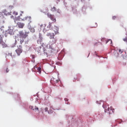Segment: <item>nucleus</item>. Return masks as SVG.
I'll list each match as a JSON object with an SVG mask.
<instances>
[{
	"label": "nucleus",
	"mask_w": 127,
	"mask_h": 127,
	"mask_svg": "<svg viewBox=\"0 0 127 127\" xmlns=\"http://www.w3.org/2000/svg\"><path fill=\"white\" fill-rule=\"evenodd\" d=\"M44 110L45 112H47L48 111V108L46 107Z\"/></svg>",
	"instance_id": "nucleus-21"
},
{
	"label": "nucleus",
	"mask_w": 127,
	"mask_h": 127,
	"mask_svg": "<svg viewBox=\"0 0 127 127\" xmlns=\"http://www.w3.org/2000/svg\"><path fill=\"white\" fill-rule=\"evenodd\" d=\"M45 27H46V24L40 25V28L41 29H42L43 31H46V29H45Z\"/></svg>",
	"instance_id": "nucleus-9"
},
{
	"label": "nucleus",
	"mask_w": 127,
	"mask_h": 127,
	"mask_svg": "<svg viewBox=\"0 0 127 127\" xmlns=\"http://www.w3.org/2000/svg\"><path fill=\"white\" fill-rule=\"evenodd\" d=\"M7 33H8V34H10V35H11V34H12V33H13V31L12 30V29H8L7 31H6Z\"/></svg>",
	"instance_id": "nucleus-11"
},
{
	"label": "nucleus",
	"mask_w": 127,
	"mask_h": 127,
	"mask_svg": "<svg viewBox=\"0 0 127 127\" xmlns=\"http://www.w3.org/2000/svg\"><path fill=\"white\" fill-rule=\"evenodd\" d=\"M37 71H38V72L39 73V74H41V67H39L37 68Z\"/></svg>",
	"instance_id": "nucleus-15"
},
{
	"label": "nucleus",
	"mask_w": 127,
	"mask_h": 127,
	"mask_svg": "<svg viewBox=\"0 0 127 127\" xmlns=\"http://www.w3.org/2000/svg\"><path fill=\"white\" fill-rule=\"evenodd\" d=\"M13 14H14V15H18V13L16 11H14Z\"/></svg>",
	"instance_id": "nucleus-18"
},
{
	"label": "nucleus",
	"mask_w": 127,
	"mask_h": 127,
	"mask_svg": "<svg viewBox=\"0 0 127 127\" xmlns=\"http://www.w3.org/2000/svg\"><path fill=\"white\" fill-rule=\"evenodd\" d=\"M19 16H20H20H22V14H20Z\"/></svg>",
	"instance_id": "nucleus-25"
},
{
	"label": "nucleus",
	"mask_w": 127,
	"mask_h": 127,
	"mask_svg": "<svg viewBox=\"0 0 127 127\" xmlns=\"http://www.w3.org/2000/svg\"><path fill=\"white\" fill-rule=\"evenodd\" d=\"M64 100H65V101H68V99H66V98H65V99H64Z\"/></svg>",
	"instance_id": "nucleus-26"
},
{
	"label": "nucleus",
	"mask_w": 127,
	"mask_h": 127,
	"mask_svg": "<svg viewBox=\"0 0 127 127\" xmlns=\"http://www.w3.org/2000/svg\"><path fill=\"white\" fill-rule=\"evenodd\" d=\"M21 12H22V13H23V11H21Z\"/></svg>",
	"instance_id": "nucleus-29"
},
{
	"label": "nucleus",
	"mask_w": 127,
	"mask_h": 127,
	"mask_svg": "<svg viewBox=\"0 0 127 127\" xmlns=\"http://www.w3.org/2000/svg\"><path fill=\"white\" fill-rule=\"evenodd\" d=\"M8 71H9L8 68H7L6 69V73H8Z\"/></svg>",
	"instance_id": "nucleus-24"
},
{
	"label": "nucleus",
	"mask_w": 127,
	"mask_h": 127,
	"mask_svg": "<svg viewBox=\"0 0 127 127\" xmlns=\"http://www.w3.org/2000/svg\"><path fill=\"white\" fill-rule=\"evenodd\" d=\"M31 32H35V29H34V28H31L30 29Z\"/></svg>",
	"instance_id": "nucleus-17"
},
{
	"label": "nucleus",
	"mask_w": 127,
	"mask_h": 127,
	"mask_svg": "<svg viewBox=\"0 0 127 127\" xmlns=\"http://www.w3.org/2000/svg\"><path fill=\"white\" fill-rule=\"evenodd\" d=\"M52 23H53V22H49V25L47 26V28L50 29V28H51V27L52 26Z\"/></svg>",
	"instance_id": "nucleus-14"
},
{
	"label": "nucleus",
	"mask_w": 127,
	"mask_h": 127,
	"mask_svg": "<svg viewBox=\"0 0 127 127\" xmlns=\"http://www.w3.org/2000/svg\"><path fill=\"white\" fill-rule=\"evenodd\" d=\"M2 38H3V35H0V41H2Z\"/></svg>",
	"instance_id": "nucleus-19"
},
{
	"label": "nucleus",
	"mask_w": 127,
	"mask_h": 127,
	"mask_svg": "<svg viewBox=\"0 0 127 127\" xmlns=\"http://www.w3.org/2000/svg\"><path fill=\"white\" fill-rule=\"evenodd\" d=\"M52 11H57L58 13H60V9L56 8L55 6L52 8Z\"/></svg>",
	"instance_id": "nucleus-10"
},
{
	"label": "nucleus",
	"mask_w": 127,
	"mask_h": 127,
	"mask_svg": "<svg viewBox=\"0 0 127 127\" xmlns=\"http://www.w3.org/2000/svg\"><path fill=\"white\" fill-rule=\"evenodd\" d=\"M59 82H60V79L59 78H56V77H53L51 79V83H52V84H58Z\"/></svg>",
	"instance_id": "nucleus-5"
},
{
	"label": "nucleus",
	"mask_w": 127,
	"mask_h": 127,
	"mask_svg": "<svg viewBox=\"0 0 127 127\" xmlns=\"http://www.w3.org/2000/svg\"><path fill=\"white\" fill-rule=\"evenodd\" d=\"M54 33L48 32L47 33L46 36L49 37L50 39H52V38L57 34H59V28L56 27L55 29H54Z\"/></svg>",
	"instance_id": "nucleus-3"
},
{
	"label": "nucleus",
	"mask_w": 127,
	"mask_h": 127,
	"mask_svg": "<svg viewBox=\"0 0 127 127\" xmlns=\"http://www.w3.org/2000/svg\"><path fill=\"white\" fill-rule=\"evenodd\" d=\"M108 42H110V44H112V43H113V41L111 39L108 40L106 42V43H108Z\"/></svg>",
	"instance_id": "nucleus-16"
},
{
	"label": "nucleus",
	"mask_w": 127,
	"mask_h": 127,
	"mask_svg": "<svg viewBox=\"0 0 127 127\" xmlns=\"http://www.w3.org/2000/svg\"><path fill=\"white\" fill-rule=\"evenodd\" d=\"M77 81H79V79H77Z\"/></svg>",
	"instance_id": "nucleus-31"
},
{
	"label": "nucleus",
	"mask_w": 127,
	"mask_h": 127,
	"mask_svg": "<svg viewBox=\"0 0 127 127\" xmlns=\"http://www.w3.org/2000/svg\"><path fill=\"white\" fill-rule=\"evenodd\" d=\"M108 111H110V108H108Z\"/></svg>",
	"instance_id": "nucleus-27"
},
{
	"label": "nucleus",
	"mask_w": 127,
	"mask_h": 127,
	"mask_svg": "<svg viewBox=\"0 0 127 127\" xmlns=\"http://www.w3.org/2000/svg\"><path fill=\"white\" fill-rule=\"evenodd\" d=\"M2 16V13L1 12H0V17Z\"/></svg>",
	"instance_id": "nucleus-23"
},
{
	"label": "nucleus",
	"mask_w": 127,
	"mask_h": 127,
	"mask_svg": "<svg viewBox=\"0 0 127 127\" xmlns=\"http://www.w3.org/2000/svg\"><path fill=\"white\" fill-rule=\"evenodd\" d=\"M53 52V49L52 48H49L48 50V54H51Z\"/></svg>",
	"instance_id": "nucleus-13"
},
{
	"label": "nucleus",
	"mask_w": 127,
	"mask_h": 127,
	"mask_svg": "<svg viewBox=\"0 0 127 127\" xmlns=\"http://www.w3.org/2000/svg\"><path fill=\"white\" fill-rule=\"evenodd\" d=\"M1 24H0V25ZM0 27H1V26H0Z\"/></svg>",
	"instance_id": "nucleus-30"
},
{
	"label": "nucleus",
	"mask_w": 127,
	"mask_h": 127,
	"mask_svg": "<svg viewBox=\"0 0 127 127\" xmlns=\"http://www.w3.org/2000/svg\"><path fill=\"white\" fill-rule=\"evenodd\" d=\"M52 44H55L56 42H57V37L54 36L53 38H52Z\"/></svg>",
	"instance_id": "nucleus-8"
},
{
	"label": "nucleus",
	"mask_w": 127,
	"mask_h": 127,
	"mask_svg": "<svg viewBox=\"0 0 127 127\" xmlns=\"http://www.w3.org/2000/svg\"><path fill=\"white\" fill-rule=\"evenodd\" d=\"M48 17L50 18L54 22H56V18L54 17V15H52L49 13H47Z\"/></svg>",
	"instance_id": "nucleus-6"
},
{
	"label": "nucleus",
	"mask_w": 127,
	"mask_h": 127,
	"mask_svg": "<svg viewBox=\"0 0 127 127\" xmlns=\"http://www.w3.org/2000/svg\"><path fill=\"white\" fill-rule=\"evenodd\" d=\"M123 52H124V50H119V53H120V54H122V53H123Z\"/></svg>",
	"instance_id": "nucleus-20"
},
{
	"label": "nucleus",
	"mask_w": 127,
	"mask_h": 127,
	"mask_svg": "<svg viewBox=\"0 0 127 127\" xmlns=\"http://www.w3.org/2000/svg\"><path fill=\"white\" fill-rule=\"evenodd\" d=\"M96 44H97V43H95V44H94V45L96 46Z\"/></svg>",
	"instance_id": "nucleus-28"
},
{
	"label": "nucleus",
	"mask_w": 127,
	"mask_h": 127,
	"mask_svg": "<svg viewBox=\"0 0 127 127\" xmlns=\"http://www.w3.org/2000/svg\"><path fill=\"white\" fill-rule=\"evenodd\" d=\"M18 33L17 38H18V40H20V44H22V43L24 42V40L28 37L29 32H25L24 33L23 31L22 30L19 31Z\"/></svg>",
	"instance_id": "nucleus-2"
},
{
	"label": "nucleus",
	"mask_w": 127,
	"mask_h": 127,
	"mask_svg": "<svg viewBox=\"0 0 127 127\" xmlns=\"http://www.w3.org/2000/svg\"><path fill=\"white\" fill-rule=\"evenodd\" d=\"M18 48L15 50V52L17 53L18 56H19L21 53H22V46L19 45L17 47Z\"/></svg>",
	"instance_id": "nucleus-4"
},
{
	"label": "nucleus",
	"mask_w": 127,
	"mask_h": 127,
	"mask_svg": "<svg viewBox=\"0 0 127 127\" xmlns=\"http://www.w3.org/2000/svg\"><path fill=\"white\" fill-rule=\"evenodd\" d=\"M30 108L33 110V111H38V108L36 106H31Z\"/></svg>",
	"instance_id": "nucleus-12"
},
{
	"label": "nucleus",
	"mask_w": 127,
	"mask_h": 127,
	"mask_svg": "<svg viewBox=\"0 0 127 127\" xmlns=\"http://www.w3.org/2000/svg\"><path fill=\"white\" fill-rule=\"evenodd\" d=\"M112 18L113 19L115 20V18H117V17L116 16H113Z\"/></svg>",
	"instance_id": "nucleus-22"
},
{
	"label": "nucleus",
	"mask_w": 127,
	"mask_h": 127,
	"mask_svg": "<svg viewBox=\"0 0 127 127\" xmlns=\"http://www.w3.org/2000/svg\"><path fill=\"white\" fill-rule=\"evenodd\" d=\"M28 20L29 22V24L31 23L32 22V21H31V16H26L25 17H20V16H18L17 17H16V18H15L14 19V23H15L16 24H17V25H18V27H19V28H23V27H24V23L20 22H18L20 20H22L23 21H25V20Z\"/></svg>",
	"instance_id": "nucleus-1"
},
{
	"label": "nucleus",
	"mask_w": 127,
	"mask_h": 127,
	"mask_svg": "<svg viewBox=\"0 0 127 127\" xmlns=\"http://www.w3.org/2000/svg\"><path fill=\"white\" fill-rule=\"evenodd\" d=\"M0 44L1 45V46H2L3 48L7 47V45H6V44H5V43L2 40V41H0Z\"/></svg>",
	"instance_id": "nucleus-7"
}]
</instances>
